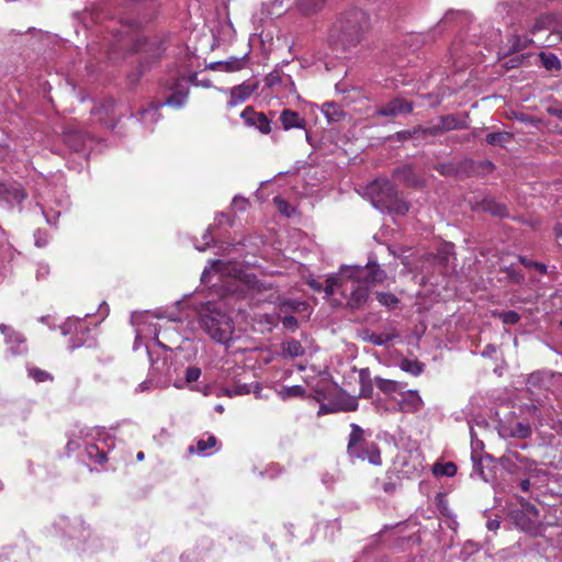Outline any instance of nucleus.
<instances>
[{"mask_svg": "<svg viewBox=\"0 0 562 562\" xmlns=\"http://www.w3.org/2000/svg\"><path fill=\"white\" fill-rule=\"evenodd\" d=\"M122 30H117L113 33L112 40H110L105 45V54L111 58V54L122 52L125 48H132L133 50H138L136 44L132 43L134 42V34L133 32L136 29V24H128V25H122Z\"/></svg>", "mask_w": 562, "mask_h": 562, "instance_id": "2eb2a0df", "label": "nucleus"}, {"mask_svg": "<svg viewBox=\"0 0 562 562\" xmlns=\"http://www.w3.org/2000/svg\"><path fill=\"white\" fill-rule=\"evenodd\" d=\"M413 111L412 103L404 99L395 98L383 106H380L375 114L379 116L396 117L401 114H408Z\"/></svg>", "mask_w": 562, "mask_h": 562, "instance_id": "412c9836", "label": "nucleus"}, {"mask_svg": "<svg viewBox=\"0 0 562 562\" xmlns=\"http://www.w3.org/2000/svg\"><path fill=\"white\" fill-rule=\"evenodd\" d=\"M358 409V400L348 394H341L335 400L323 403L319 406L318 414H331L337 412H355Z\"/></svg>", "mask_w": 562, "mask_h": 562, "instance_id": "6ab92c4d", "label": "nucleus"}, {"mask_svg": "<svg viewBox=\"0 0 562 562\" xmlns=\"http://www.w3.org/2000/svg\"><path fill=\"white\" fill-rule=\"evenodd\" d=\"M464 20L465 13L461 12H448L445 18L441 20L440 24L442 27L447 26L448 24L454 22L456 20Z\"/></svg>", "mask_w": 562, "mask_h": 562, "instance_id": "338daca9", "label": "nucleus"}, {"mask_svg": "<svg viewBox=\"0 0 562 562\" xmlns=\"http://www.w3.org/2000/svg\"><path fill=\"white\" fill-rule=\"evenodd\" d=\"M510 479L514 483L517 484L518 488L522 493H526V494L531 493L532 490L540 488L541 486H543L546 484V483H539L538 486H535L533 477L531 475H517V476H513Z\"/></svg>", "mask_w": 562, "mask_h": 562, "instance_id": "37998d69", "label": "nucleus"}, {"mask_svg": "<svg viewBox=\"0 0 562 562\" xmlns=\"http://www.w3.org/2000/svg\"><path fill=\"white\" fill-rule=\"evenodd\" d=\"M396 487H397V477L394 479L393 476H387L385 479H382V480L378 479L375 481V488L381 490L386 494L394 493Z\"/></svg>", "mask_w": 562, "mask_h": 562, "instance_id": "8fccbe9b", "label": "nucleus"}, {"mask_svg": "<svg viewBox=\"0 0 562 562\" xmlns=\"http://www.w3.org/2000/svg\"><path fill=\"white\" fill-rule=\"evenodd\" d=\"M255 281L250 279V276H247V281L239 279L231 280L227 284V292H229L233 295H236L237 297H246L247 291L250 288H254Z\"/></svg>", "mask_w": 562, "mask_h": 562, "instance_id": "473e14b6", "label": "nucleus"}, {"mask_svg": "<svg viewBox=\"0 0 562 562\" xmlns=\"http://www.w3.org/2000/svg\"><path fill=\"white\" fill-rule=\"evenodd\" d=\"M518 260L526 268H535L540 273H547V266L541 262L530 260V259L526 258L525 256H519Z\"/></svg>", "mask_w": 562, "mask_h": 562, "instance_id": "e2e57ef3", "label": "nucleus"}, {"mask_svg": "<svg viewBox=\"0 0 562 562\" xmlns=\"http://www.w3.org/2000/svg\"><path fill=\"white\" fill-rule=\"evenodd\" d=\"M327 0H295V5L301 14L310 16L321 12Z\"/></svg>", "mask_w": 562, "mask_h": 562, "instance_id": "2f4dec72", "label": "nucleus"}, {"mask_svg": "<svg viewBox=\"0 0 562 562\" xmlns=\"http://www.w3.org/2000/svg\"><path fill=\"white\" fill-rule=\"evenodd\" d=\"M400 368L403 371H405L407 373H411L414 376L419 375L423 372V370H424L423 363H420L417 360H409V359L402 360L401 364H400Z\"/></svg>", "mask_w": 562, "mask_h": 562, "instance_id": "de8ad7c7", "label": "nucleus"}, {"mask_svg": "<svg viewBox=\"0 0 562 562\" xmlns=\"http://www.w3.org/2000/svg\"><path fill=\"white\" fill-rule=\"evenodd\" d=\"M156 318H160V316L156 315V314H151L149 312L133 313L131 315V323L135 327V334H136L134 346H133L134 350L139 349L143 339H146L149 337L154 339V345L153 346L146 345L145 350H146L148 360L150 362L151 370L160 373V372H162V367L168 364L167 358L166 357L164 358L162 366L160 367L159 357L155 356L156 355L155 347L161 348L164 350H167V347H166V345L160 342L158 339L159 328H158V324L154 322Z\"/></svg>", "mask_w": 562, "mask_h": 562, "instance_id": "423d86ee", "label": "nucleus"}, {"mask_svg": "<svg viewBox=\"0 0 562 562\" xmlns=\"http://www.w3.org/2000/svg\"><path fill=\"white\" fill-rule=\"evenodd\" d=\"M501 467L510 475H531L533 485L547 483L549 472L539 467L533 459L520 453L516 446H509L505 453L499 458Z\"/></svg>", "mask_w": 562, "mask_h": 562, "instance_id": "0eeeda50", "label": "nucleus"}, {"mask_svg": "<svg viewBox=\"0 0 562 562\" xmlns=\"http://www.w3.org/2000/svg\"><path fill=\"white\" fill-rule=\"evenodd\" d=\"M398 400V409L404 413H415L423 407V400L417 391L402 392Z\"/></svg>", "mask_w": 562, "mask_h": 562, "instance_id": "393cba45", "label": "nucleus"}, {"mask_svg": "<svg viewBox=\"0 0 562 562\" xmlns=\"http://www.w3.org/2000/svg\"><path fill=\"white\" fill-rule=\"evenodd\" d=\"M519 2L517 0H501L495 9V13L510 29L507 35L506 54L516 53L535 44L539 45L531 36L527 24L518 19Z\"/></svg>", "mask_w": 562, "mask_h": 562, "instance_id": "39448f33", "label": "nucleus"}, {"mask_svg": "<svg viewBox=\"0 0 562 562\" xmlns=\"http://www.w3.org/2000/svg\"><path fill=\"white\" fill-rule=\"evenodd\" d=\"M24 558V552L22 550L16 551L14 549H4L0 553V562H19Z\"/></svg>", "mask_w": 562, "mask_h": 562, "instance_id": "6e6d98bb", "label": "nucleus"}, {"mask_svg": "<svg viewBox=\"0 0 562 562\" xmlns=\"http://www.w3.org/2000/svg\"><path fill=\"white\" fill-rule=\"evenodd\" d=\"M350 428L351 431L347 446V453L350 459H358L368 461L373 465H380L382 460L378 445L366 438L364 430L359 425L352 423Z\"/></svg>", "mask_w": 562, "mask_h": 562, "instance_id": "6e6552de", "label": "nucleus"}, {"mask_svg": "<svg viewBox=\"0 0 562 562\" xmlns=\"http://www.w3.org/2000/svg\"><path fill=\"white\" fill-rule=\"evenodd\" d=\"M0 331L4 337L7 353L11 357L26 355L29 346L25 336L5 324H0Z\"/></svg>", "mask_w": 562, "mask_h": 562, "instance_id": "dca6fc26", "label": "nucleus"}, {"mask_svg": "<svg viewBox=\"0 0 562 562\" xmlns=\"http://www.w3.org/2000/svg\"><path fill=\"white\" fill-rule=\"evenodd\" d=\"M70 205L69 196L60 191L54 195V201L41 204L42 214L48 225H56L57 220L63 212L67 211Z\"/></svg>", "mask_w": 562, "mask_h": 562, "instance_id": "f3484780", "label": "nucleus"}, {"mask_svg": "<svg viewBox=\"0 0 562 562\" xmlns=\"http://www.w3.org/2000/svg\"><path fill=\"white\" fill-rule=\"evenodd\" d=\"M162 87L166 92H169V95L165 101L160 102V105L181 109L187 104L190 89L189 80L186 77L177 74L171 75L162 82Z\"/></svg>", "mask_w": 562, "mask_h": 562, "instance_id": "9b49d317", "label": "nucleus"}, {"mask_svg": "<svg viewBox=\"0 0 562 562\" xmlns=\"http://www.w3.org/2000/svg\"><path fill=\"white\" fill-rule=\"evenodd\" d=\"M512 139V134L507 132H496V133H490L486 135V143L490 145H498L504 146L506 143H508Z\"/></svg>", "mask_w": 562, "mask_h": 562, "instance_id": "09e8293b", "label": "nucleus"}, {"mask_svg": "<svg viewBox=\"0 0 562 562\" xmlns=\"http://www.w3.org/2000/svg\"><path fill=\"white\" fill-rule=\"evenodd\" d=\"M245 115H252L257 119L254 127L258 128L262 134H269L271 131L270 121L260 112H256L251 106L245 108Z\"/></svg>", "mask_w": 562, "mask_h": 562, "instance_id": "e433bc0d", "label": "nucleus"}, {"mask_svg": "<svg viewBox=\"0 0 562 562\" xmlns=\"http://www.w3.org/2000/svg\"><path fill=\"white\" fill-rule=\"evenodd\" d=\"M359 396L363 398H371L373 396V381L371 379V373L368 368L361 369L359 371Z\"/></svg>", "mask_w": 562, "mask_h": 562, "instance_id": "f704fd0d", "label": "nucleus"}, {"mask_svg": "<svg viewBox=\"0 0 562 562\" xmlns=\"http://www.w3.org/2000/svg\"><path fill=\"white\" fill-rule=\"evenodd\" d=\"M385 279L386 272L375 259L369 258L364 266L342 265L337 273L327 277L324 292L330 296L341 289L347 297V305L351 310H360L368 302L370 289L383 283Z\"/></svg>", "mask_w": 562, "mask_h": 562, "instance_id": "f257e3e1", "label": "nucleus"}, {"mask_svg": "<svg viewBox=\"0 0 562 562\" xmlns=\"http://www.w3.org/2000/svg\"><path fill=\"white\" fill-rule=\"evenodd\" d=\"M376 300L382 306L389 310L397 307L400 303L398 297L390 292H376Z\"/></svg>", "mask_w": 562, "mask_h": 562, "instance_id": "49530a36", "label": "nucleus"}, {"mask_svg": "<svg viewBox=\"0 0 562 562\" xmlns=\"http://www.w3.org/2000/svg\"><path fill=\"white\" fill-rule=\"evenodd\" d=\"M217 439L213 435H207L206 438H199L196 440L195 446H190L188 448L189 453H196L201 457H210L212 456L216 449Z\"/></svg>", "mask_w": 562, "mask_h": 562, "instance_id": "c85d7f7f", "label": "nucleus"}, {"mask_svg": "<svg viewBox=\"0 0 562 562\" xmlns=\"http://www.w3.org/2000/svg\"><path fill=\"white\" fill-rule=\"evenodd\" d=\"M554 374L550 371H537L531 373L527 379V387L531 392L539 390V391H547L550 389L552 384V379Z\"/></svg>", "mask_w": 562, "mask_h": 562, "instance_id": "a878e982", "label": "nucleus"}, {"mask_svg": "<svg viewBox=\"0 0 562 562\" xmlns=\"http://www.w3.org/2000/svg\"><path fill=\"white\" fill-rule=\"evenodd\" d=\"M501 436L518 439H527L531 437L532 429L529 423L516 422L508 426H502Z\"/></svg>", "mask_w": 562, "mask_h": 562, "instance_id": "bb28decb", "label": "nucleus"}, {"mask_svg": "<svg viewBox=\"0 0 562 562\" xmlns=\"http://www.w3.org/2000/svg\"><path fill=\"white\" fill-rule=\"evenodd\" d=\"M393 175L409 184L415 183L414 170L411 166L398 167L394 170Z\"/></svg>", "mask_w": 562, "mask_h": 562, "instance_id": "864d4df0", "label": "nucleus"}, {"mask_svg": "<svg viewBox=\"0 0 562 562\" xmlns=\"http://www.w3.org/2000/svg\"><path fill=\"white\" fill-rule=\"evenodd\" d=\"M497 317L506 325H515L520 319V315L516 311L499 312Z\"/></svg>", "mask_w": 562, "mask_h": 562, "instance_id": "bf43d9fd", "label": "nucleus"}, {"mask_svg": "<svg viewBox=\"0 0 562 562\" xmlns=\"http://www.w3.org/2000/svg\"><path fill=\"white\" fill-rule=\"evenodd\" d=\"M252 392L251 385L248 384H237L233 387H225L222 390V393L228 397H235L238 395H245Z\"/></svg>", "mask_w": 562, "mask_h": 562, "instance_id": "603ef678", "label": "nucleus"}, {"mask_svg": "<svg viewBox=\"0 0 562 562\" xmlns=\"http://www.w3.org/2000/svg\"><path fill=\"white\" fill-rule=\"evenodd\" d=\"M92 137L90 136V134L83 133L81 130L77 128L74 125H67L64 128L63 142L72 151H83L88 143H90Z\"/></svg>", "mask_w": 562, "mask_h": 562, "instance_id": "a211bd4d", "label": "nucleus"}, {"mask_svg": "<svg viewBox=\"0 0 562 562\" xmlns=\"http://www.w3.org/2000/svg\"><path fill=\"white\" fill-rule=\"evenodd\" d=\"M162 108L160 102L150 103L147 106H144L137 112V120L144 126V128L148 132L154 131L155 124L160 120L159 110Z\"/></svg>", "mask_w": 562, "mask_h": 562, "instance_id": "b1692460", "label": "nucleus"}, {"mask_svg": "<svg viewBox=\"0 0 562 562\" xmlns=\"http://www.w3.org/2000/svg\"><path fill=\"white\" fill-rule=\"evenodd\" d=\"M282 351L285 356L291 358H297L305 353V349L302 344L296 339H286L282 342Z\"/></svg>", "mask_w": 562, "mask_h": 562, "instance_id": "a19ab883", "label": "nucleus"}, {"mask_svg": "<svg viewBox=\"0 0 562 562\" xmlns=\"http://www.w3.org/2000/svg\"><path fill=\"white\" fill-rule=\"evenodd\" d=\"M246 64V55L243 57H231L227 60H220L210 64V69H220L227 72L237 71L244 68Z\"/></svg>", "mask_w": 562, "mask_h": 562, "instance_id": "7c9ffc66", "label": "nucleus"}, {"mask_svg": "<svg viewBox=\"0 0 562 562\" xmlns=\"http://www.w3.org/2000/svg\"><path fill=\"white\" fill-rule=\"evenodd\" d=\"M503 270L507 273V278L512 283L521 284L524 282L525 276L522 272L510 267H506Z\"/></svg>", "mask_w": 562, "mask_h": 562, "instance_id": "69168bd1", "label": "nucleus"}, {"mask_svg": "<svg viewBox=\"0 0 562 562\" xmlns=\"http://www.w3.org/2000/svg\"><path fill=\"white\" fill-rule=\"evenodd\" d=\"M519 507L508 513L509 521L520 531L533 533L539 528V510L525 497H516Z\"/></svg>", "mask_w": 562, "mask_h": 562, "instance_id": "9d476101", "label": "nucleus"}, {"mask_svg": "<svg viewBox=\"0 0 562 562\" xmlns=\"http://www.w3.org/2000/svg\"><path fill=\"white\" fill-rule=\"evenodd\" d=\"M384 210H387L390 213L405 215L409 210V204L405 200L401 199L396 192L384 206Z\"/></svg>", "mask_w": 562, "mask_h": 562, "instance_id": "ea45409f", "label": "nucleus"}, {"mask_svg": "<svg viewBox=\"0 0 562 562\" xmlns=\"http://www.w3.org/2000/svg\"><path fill=\"white\" fill-rule=\"evenodd\" d=\"M454 257V245L451 243H445L440 245L435 256V260L438 265L447 266L450 260Z\"/></svg>", "mask_w": 562, "mask_h": 562, "instance_id": "58836bf2", "label": "nucleus"}, {"mask_svg": "<svg viewBox=\"0 0 562 562\" xmlns=\"http://www.w3.org/2000/svg\"><path fill=\"white\" fill-rule=\"evenodd\" d=\"M228 296L202 303L198 312L200 328L215 342L229 347L237 338L234 321L227 313Z\"/></svg>", "mask_w": 562, "mask_h": 562, "instance_id": "f03ea898", "label": "nucleus"}, {"mask_svg": "<svg viewBox=\"0 0 562 562\" xmlns=\"http://www.w3.org/2000/svg\"><path fill=\"white\" fill-rule=\"evenodd\" d=\"M222 92H229L231 99L227 102L228 108H234L238 104L244 103L255 91V88L250 85H239L229 90L221 89Z\"/></svg>", "mask_w": 562, "mask_h": 562, "instance_id": "cd10ccee", "label": "nucleus"}, {"mask_svg": "<svg viewBox=\"0 0 562 562\" xmlns=\"http://www.w3.org/2000/svg\"><path fill=\"white\" fill-rule=\"evenodd\" d=\"M283 77L280 72V70L278 69H274L272 70L271 72H269L267 76H266V86L269 87V88H274L281 83H283Z\"/></svg>", "mask_w": 562, "mask_h": 562, "instance_id": "052dcab7", "label": "nucleus"}, {"mask_svg": "<svg viewBox=\"0 0 562 562\" xmlns=\"http://www.w3.org/2000/svg\"><path fill=\"white\" fill-rule=\"evenodd\" d=\"M25 198L26 194L21 186L0 180V201L14 205L21 204Z\"/></svg>", "mask_w": 562, "mask_h": 562, "instance_id": "5701e85b", "label": "nucleus"}, {"mask_svg": "<svg viewBox=\"0 0 562 562\" xmlns=\"http://www.w3.org/2000/svg\"><path fill=\"white\" fill-rule=\"evenodd\" d=\"M35 245L37 247H45L48 244L47 234L43 231H36L34 233Z\"/></svg>", "mask_w": 562, "mask_h": 562, "instance_id": "774afa93", "label": "nucleus"}, {"mask_svg": "<svg viewBox=\"0 0 562 562\" xmlns=\"http://www.w3.org/2000/svg\"><path fill=\"white\" fill-rule=\"evenodd\" d=\"M280 122L285 131L291 128L304 130L306 125V120L302 117L297 112L290 109H284L280 113Z\"/></svg>", "mask_w": 562, "mask_h": 562, "instance_id": "c756f323", "label": "nucleus"}, {"mask_svg": "<svg viewBox=\"0 0 562 562\" xmlns=\"http://www.w3.org/2000/svg\"><path fill=\"white\" fill-rule=\"evenodd\" d=\"M273 202L277 205L279 212L286 217H290L294 213V207L281 196H274Z\"/></svg>", "mask_w": 562, "mask_h": 562, "instance_id": "13d9d810", "label": "nucleus"}, {"mask_svg": "<svg viewBox=\"0 0 562 562\" xmlns=\"http://www.w3.org/2000/svg\"><path fill=\"white\" fill-rule=\"evenodd\" d=\"M482 209H483V211L492 214L493 216H497V217L508 216L507 207L504 204L496 202L492 198H485L482 201Z\"/></svg>", "mask_w": 562, "mask_h": 562, "instance_id": "c9c22d12", "label": "nucleus"}, {"mask_svg": "<svg viewBox=\"0 0 562 562\" xmlns=\"http://www.w3.org/2000/svg\"><path fill=\"white\" fill-rule=\"evenodd\" d=\"M436 475L451 477L457 473V465L453 462H447L445 464H436L434 468Z\"/></svg>", "mask_w": 562, "mask_h": 562, "instance_id": "5fc2aeb1", "label": "nucleus"}, {"mask_svg": "<svg viewBox=\"0 0 562 562\" xmlns=\"http://www.w3.org/2000/svg\"><path fill=\"white\" fill-rule=\"evenodd\" d=\"M322 113L329 122H338L345 115L342 108L334 102H325L322 105Z\"/></svg>", "mask_w": 562, "mask_h": 562, "instance_id": "4c0bfd02", "label": "nucleus"}, {"mask_svg": "<svg viewBox=\"0 0 562 562\" xmlns=\"http://www.w3.org/2000/svg\"><path fill=\"white\" fill-rule=\"evenodd\" d=\"M471 459L473 462V469H472L471 476H477L481 480H483L484 482H488L491 476L487 473H485L482 460L479 457H476L474 453H472Z\"/></svg>", "mask_w": 562, "mask_h": 562, "instance_id": "3c124183", "label": "nucleus"}, {"mask_svg": "<svg viewBox=\"0 0 562 562\" xmlns=\"http://www.w3.org/2000/svg\"><path fill=\"white\" fill-rule=\"evenodd\" d=\"M396 188L389 179H375L364 188V194L370 199L372 205L381 211L396 193Z\"/></svg>", "mask_w": 562, "mask_h": 562, "instance_id": "4468645a", "label": "nucleus"}, {"mask_svg": "<svg viewBox=\"0 0 562 562\" xmlns=\"http://www.w3.org/2000/svg\"><path fill=\"white\" fill-rule=\"evenodd\" d=\"M369 27L368 14L359 9H352L338 16L331 25L328 35L329 46L335 52H348L362 40Z\"/></svg>", "mask_w": 562, "mask_h": 562, "instance_id": "7ed1b4c3", "label": "nucleus"}, {"mask_svg": "<svg viewBox=\"0 0 562 562\" xmlns=\"http://www.w3.org/2000/svg\"><path fill=\"white\" fill-rule=\"evenodd\" d=\"M59 328L63 336L86 330L78 318L71 317L67 318V321L64 324H61Z\"/></svg>", "mask_w": 562, "mask_h": 562, "instance_id": "a18cd8bd", "label": "nucleus"}, {"mask_svg": "<svg viewBox=\"0 0 562 562\" xmlns=\"http://www.w3.org/2000/svg\"><path fill=\"white\" fill-rule=\"evenodd\" d=\"M539 58L542 67L548 71H559L562 67L560 59L553 53L541 52Z\"/></svg>", "mask_w": 562, "mask_h": 562, "instance_id": "c03bdc74", "label": "nucleus"}, {"mask_svg": "<svg viewBox=\"0 0 562 562\" xmlns=\"http://www.w3.org/2000/svg\"><path fill=\"white\" fill-rule=\"evenodd\" d=\"M57 526L64 531V535L72 541V547L83 551H93L98 548L99 539L92 537V531L85 521L76 517L72 520L60 518Z\"/></svg>", "mask_w": 562, "mask_h": 562, "instance_id": "1a4fd4ad", "label": "nucleus"}, {"mask_svg": "<svg viewBox=\"0 0 562 562\" xmlns=\"http://www.w3.org/2000/svg\"><path fill=\"white\" fill-rule=\"evenodd\" d=\"M201 374H202V371L199 367L190 366L186 369L184 379L176 380L173 382V386L176 389L189 387V390H191V391L202 392L204 395H207L209 394L207 386H204L202 389L200 385L194 384L200 379Z\"/></svg>", "mask_w": 562, "mask_h": 562, "instance_id": "4be33fe9", "label": "nucleus"}, {"mask_svg": "<svg viewBox=\"0 0 562 562\" xmlns=\"http://www.w3.org/2000/svg\"><path fill=\"white\" fill-rule=\"evenodd\" d=\"M85 447L86 456L94 464L106 462L108 452L114 447L113 438L104 428L76 426L67 442L69 451Z\"/></svg>", "mask_w": 562, "mask_h": 562, "instance_id": "20e7f679", "label": "nucleus"}, {"mask_svg": "<svg viewBox=\"0 0 562 562\" xmlns=\"http://www.w3.org/2000/svg\"><path fill=\"white\" fill-rule=\"evenodd\" d=\"M465 120L457 114H448L439 117V122L431 127L425 130V133L430 135H438L448 131L467 128Z\"/></svg>", "mask_w": 562, "mask_h": 562, "instance_id": "aec40b11", "label": "nucleus"}, {"mask_svg": "<svg viewBox=\"0 0 562 562\" xmlns=\"http://www.w3.org/2000/svg\"><path fill=\"white\" fill-rule=\"evenodd\" d=\"M211 227L206 229V232L202 235V243H195L194 247L199 251H205L213 243L214 238L211 234Z\"/></svg>", "mask_w": 562, "mask_h": 562, "instance_id": "680f3d73", "label": "nucleus"}, {"mask_svg": "<svg viewBox=\"0 0 562 562\" xmlns=\"http://www.w3.org/2000/svg\"><path fill=\"white\" fill-rule=\"evenodd\" d=\"M398 337L396 330H392L391 333H370L367 336V340L374 346H387L391 341Z\"/></svg>", "mask_w": 562, "mask_h": 562, "instance_id": "79ce46f5", "label": "nucleus"}, {"mask_svg": "<svg viewBox=\"0 0 562 562\" xmlns=\"http://www.w3.org/2000/svg\"><path fill=\"white\" fill-rule=\"evenodd\" d=\"M32 413V403L26 400L1 401L0 424L18 426L27 420Z\"/></svg>", "mask_w": 562, "mask_h": 562, "instance_id": "ddd939ff", "label": "nucleus"}, {"mask_svg": "<svg viewBox=\"0 0 562 562\" xmlns=\"http://www.w3.org/2000/svg\"><path fill=\"white\" fill-rule=\"evenodd\" d=\"M224 266V262L222 260H213L210 262V267H205L203 272H202V276H201V281L202 282H206V279L209 277V274L211 272H218L222 270Z\"/></svg>", "mask_w": 562, "mask_h": 562, "instance_id": "0e129e2a", "label": "nucleus"}, {"mask_svg": "<svg viewBox=\"0 0 562 562\" xmlns=\"http://www.w3.org/2000/svg\"><path fill=\"white\" fill-rule=\"evenodd\" d=\"M27 372L29 376L32 378L37 383L53 380V376L47 371H44L38 368H30Z\"/></svg>", "mask_w": 562, "mask_h": 562, "instance_id": "4d7b16f0", "label": "nucleus"}, {"mask_svg": "<svg viewBox=\"0 0 562 562\" xmlns=\"http://www.w3.org/2000/svg\"><path fill=\"white\" fill-rule=\"evenodd\" d=\"M559 16L552 13H543L528 24L529 32L532 37L541 46H553L555 41L553 38L554 29H557Z\"/></svg>", "mask_w": 562, "mask_h": 562, "instance_id": "f8f14e48", "label": "nucleus"}, {"mask_svg": "<svg viewBox=\"0 0 562 562\" xmlns=\"http://www.w3.org/2000/svg\"><path fill=\"white\" fill-rule=\"evenodd\" d=\"M375 386L385 395L394 396L402 393V385L395 380L383 379L380 376L374 378Z\"/></svg>", "mask_w": 562, "mask_h": 562, "instance_id": "72a5a7b5", "label": "nucleus"}]
</instances>
